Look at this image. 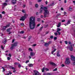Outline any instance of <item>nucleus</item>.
<instances>
[{
    "mask_svg": "<svg viewBox=\"0 0 75 75\" xmlns=\"http://www.w3.org/2000/svg\"><path fill=\"white\" fill-rule=\"evenodd\" d=\"M35 18L33 16L31 17L29 19V27L31 30H33L35 28Z\"/></svg>",
    "mask_w": 75,
    "mask_h": 75,
    "instance_id": "obj_1",
    "label": "nucleus"
},
{
    "mask_svg": "<svg viewBox=\"0 0 75 75\" xmlns=\"http://www.w3.org/2000/svg\"><path fill=\"white\" fill-rule=\"evenodd\" d=\"M49 11L48 10H45V12L44 13V18H46V17H49Z\"/></svg>",
    "mask_w": 75,
    "mask_h": 75,
    "instance_id": "obj_2",
    "label": "nucleus"
},
{
    "mask_svg": "<svg viewBox=\"0 0 75 75\" xmlns=\"http://www.w3.org/2000/svg\"><path fill=\"white\" fill-rule=\"evenodd\" d=\"M71 61H74L73 63V65H75V57L72 55H71Z\"/></svg>",
    "mask_w": 75,
    "mask_h": 75,
    "instance_id": "obj_3",
    "label": "nucleus"
},
{
    "mask_svg": "<svg viewBox=\"0 0 75 75\" xmlns=\"http://www.w3.org/2000/svg\"><path fill=\"white\" fill-rule=\"evenodd\" d=\"M26 15L25 14L24 15V16H23L22 17H21V18L20 19V21H24V20L25 19V18H26Z\"/></svg>",
    "mask_w": 75,
    "mask_h": 75,
    "instance_id": "obj_4",
    "label": "nucleus"
},
{
    "mask_svg": "<svg viewBox=\"0 0 75 75\" xmlns=\"http://www.w3.org/2000/svg\"><path fill=\"white\" fill-rule=\"evenodd\" d=\"M69 58H66V61L65 62V64H69V63L70 62V61H69Z\"/></svg>",
    "mask_w": 75,
    "mask_h": 75,
    "instance_id": "obj_5",
    "label": "nucleus"
},
{
    "mask_svg": "<svg viewBox=\"0 0 75 75\" xmlns=\"http://www.w3.org/2000/svg\"><path fill=\"white\" fill-rule=\"evenodd\" d=\"M18 43L17 42H15L14 44H12V46H13V47H16V46H17V44Z\"/></svg>",
    "mask_w": 75,
    "mask_h": 75,
    "instance_id": "obj_6",
    "label": "nucleus"
},
{
    "mask_svg": "<svg viewBox=\"0 0 75 75\" xmlns=\"http://www.w3.org/2000/svg\"><path fill=\"white\" fill-rule=\"evenodd\" d=\"M3 6L2 8V9H3L6 6H7V4L6 3V2H5L3 4H2Z\"/></svg>",
    "mask_w": 75,
    "mask_h": 75,
    "instance_id": "obj_7",
    "label": "nucleus"
},
{
    "mask_svg": "<svg viewBox=\"0 0 75 75\" xmlns=\"http://www.w3.org/2000/svg\"><path fill=\"white\" fill-rule=\"evenodd\" d=\"M9 26H10V25H6V26H3L2 28V30H5L6 28L9 27Z\"/></svg>",
    "mask_w": 75,
    "mask_h": 75,
    "instance_id": "obj_8",
    "label": "nucleus"
},
{
    "mask_svg": "<svg viewBox=\"0 0 75 75\" xmlns=\"http://www.w3.org/2000/svg\"><path fill=\"white\" fill-rule=\"evenodd\" d=\"M17 1V0H11V3L12 4H15V3H16V1Z\"/></svg>",
    "mask_w": 75,
    "mask_h": 75,
    "instance_id": "obj_9",
    "label": "nucleus"
},
{
    "mask_svg": "<svg viewBox=\"0 0 75 75\" xmlns=\"http://www.w3.org/2000/svg\"><path fill=\"white\" fill-rule=\"evenodd\" d=\"M69 50L70 51H72L73 50V47H72V45H71L69 46Z\"/></svg>",
    "mask_w": 75,
    "mask_h": 75,
    "instance_id": "obj_10",
    "label": "nucleus"
},
{
    "mask_svg": "<svg viewBox=\"0 0 75 75\" xmlns=\"http://www.w3.org/2000/svg\"><path fill=\"white\" fill-rule=\"evenodd\" d=\"M34 74L35 75H40L38 72L37 71H35L34 72Z\"/></svg>",
    "mask_w": 75,
    "mask_h": 75,
    "instance_id": "obj_11",
    "label": "nucleus"
},
{
    "mask_svg": "<svg viewBox=\"0 0 75 75\" xmlns=\"http://www.w3.org/2000/svg\"><path fill=\"white\" fill-rule=\"evenodd\" d=\"M50 65H53L54 66H55V65H56V64H55L52 62L50 63Z\"/></svg>",
    "mask_w": 75,
    "mask_h": 75,
    "instance_id": "obj_12",
    "label": "nucleus"
},
{
    "mask_svg": "<svg viewBox=\"0 0 75 75\" xmlns=\"http://www.w3.org/2000/svg\"><path fill=\"white\" fill-rule=\"evenodd\" d=\"M30 55L31 57H33V56H34V55H35V53L32 52H30Z\"/></svg>",
    "mask_w": 75,
    "mask_h": 75,
    "instance_id": "obj_13",
    "label": "nucleus"
},
{
    "mask_svg": "<svg viewBox=\"0 0 75 75\" xmlns=\"http://www.w3.org/2000/svg\"><path fill=\"white\" fill-rule=\"evenodd\" d=\"M29 67H33V64H28Z\"/></svg>",
    "mask_w": 75,
    "mask_h": 75,
    "instance_id": "obj_14",
    "label": "nucleus"
},
{
    "mask_svg": "<svg viewBox=\"0 0 75 75\" xmlns=\"http://www.w3.org/2000/svg\"><path fill=\"white\" fill-rule=\"evenodd\" d=\"M46 47H48L49 46V45L48 43H45L44 45Z\"/></svg>",
    "mask_w": 75,
    "mask_h": 75,
    "instance_id": "obj_15",
    "label": "nucleus"
},
{
    "mask_svg": "<svg viewBox=\"0 0 75 75\" xmlns=\"http://www.w3.org/2000/svg\"><path fill=\"white\" fill-rule=\"evenodd\" d=\"M47 7H45L43 8V10L44 11H45V10H47Z\"/></svg>",
    "mask_w": 75,
    "mask_h": 75,
    "instance_id": "obj_16",
    "label": "nucleus"
},
{
    "mask_svg": "<svg viewBox=\"0 0 75 75\" xmlns=\"http://www.w3.org/2000/svg\"><path fill=\"white\" fill-rule=\"evenodd\" d=\"M61 15V13H57V15L56 16V17L58 18L59 16Z\"/></svg>",
    "mask_w": 75,
    "mask_h": 75,
    "instance_id": "obj_17",
    "label": "nucleus"
},
{
    "mask_svg": "<svg viewBox=\"0 0 75 75\" xmlns=\"http://www.w3.org/2000/svg\"><path fill=\"white\" fill-rule=\"evenodd\" d=\"M56 50H57V49H54V50L52 51V54H53V53H54V52H55V51H56Z\"/></svg>",
    "mask_w": 75,
    "mask_h": 75,
    "instance_id": "obj_18",
    "label": "nucleus"
},
{
    "mask_svg": "<svg viewBox=\"0 0 75 75\" xmlns=\"http://www.w3.org/2000/svg\"><path fill=\"white\" fill-rule=\"evenodd\" d=\"M40 11L39 12V14H41V13H42V11H43V10L40 9Z\"/></svg>",
    "mask_w": 75,
    "mask_h": 75,
    "instance_id": "obj_19",
    "label": "nucleus"
},
{
    "mask_svg": "<svg viewBox=\"0 0 75 75\" xmlns=\"http://www.w3.org/2000/svg\"><path fill=\"white\" fill-rule=\"evenodd\" d=\"M43 8H43V5H41L40 6V9H41V10H43Z\"/></svg>",
    "mask_w": 75,
    "mask_h": 75,
    "instance_id": "obj_20",
    "label": "nucleus"
},
{
    "mask_svg": "<svg viewBox=\"0 0 75 75\" xmlns=\"http://www.w3.org/2000/svg\"><path fill=\"white\" fill-rule=\"evenodd\" d=\"M61 31V29L60 28H57V32H59Z\"/></svg>",
    "mask_w": 75,
    "mask_h": 75,
    "instance_id": "obj_21",
    "label": "nucleus"
},
{
    "mask_svg": "<svg viewBox=\"0 0 75 75\" xmlns=\"http://www.w3.org/2000/svg\"><path fill=\"white\" fill-rule=\"evenodd\" d=\"M71 22V21H68V22L67 23V25H68V24H70V22Z\"/></svg>",
    "mask_w": 75,
    "mask_h": 75,
    "instance_id": "obj_22",
    "label": "nucleus"
},
{
    "mask_svg": "<svg viewBox=\"0 0 75 75\" xmlns=\"http://www.w3.org/2000/svg\"><path fill=\"white\" fill-rule=\"evenodd\" d=\"M10 68H11V69H13V70H15V69H16L14 67H12L11 66H10Z\"/></svg>",
    "mask_w": 75,
    "mask_h": 75,
    "instance_id": "obj_23",
    "label": "nucleus"
},
{
    "mask_svg": "<svg viewBox=\"0 0 75 75\" xmlns=\"http://www.w3.org/2000/svg\"><path fill=\"white\" fill-rule=\"evenodd\" d=\"M51 43H52V41H49L47 43L49 45V44H51Z\"/></svg>",
    "mask_w": 75,
    "mask_h": 75,
    "instance_id": "obj_24",
    "label": "nucleus"
},
{
    "mask_svg": "<svg viewBox=\"0 0 75 75\" xmlns=\"http://www.w3.org/2000/svg\"><path fill=\"white\" fill-rule=\"evenodd\" d=\"M11 50H13V49L14 48V47L13 46V45H11Z\"/></svg>",
    "mask_w": 75,
    "mask_h": 75,
    "instance_id": "obj_25",
    "label": "nucleus"
},
{
    "mask_svg": "<svg viewBox=\"0 0 75 75\" xmlns=\"http://www.w3.org/2000/svg\"><path fill=\"white\" fill-rule=\"evenodd\" d=\"M57 57H61L60 54H59V52H58L57 53Z\"/></svg>",
    "mask_w": 75,
    "mask_h": 75,
    "instance_id": "obj_26",
    "label": "nucleus"
},
{
    "mask_svg": "<svg viewBox=\"0 0 75 75\" xmlns=\"http://www.w3.org/2000/svg\"><path fill=\"white\" fill-rule=\"evenodd\" d=\"M54 3H52L51 4H50L49 5L50 6H54Z\"/></svg>",
    "mask_w": 75,
    "mask_h": 75,
    "instance_id": "obj_27",
    "label": "nucleus"
},
{
    "mask_svg": "<svg viewBox=\"0 0 75 75\" xmlns=\"http://www.w3.org/2000/svg\"><path fill=\"white\" fill-rule=\"evenodd\" d=\"M44 70H45V68L43 67V69L42 70V72H44Z\"/></svg>",
    "mask_w": 75,
    "mask_h": 75,
    "instance_id": "obj_28",
    "label": "nucleus"
},
{
    "mask_svg": "<svg viewBox=\"0 0 75 75\" xmlns=\"http://www.w3.org/2000/svg\"><path fill=\"white\" fill-rule=\"evenodd\" d=\"M35 6L36 8H38V5L37 4H35Z\"/></svg>",
    "mask_w": 75,
    "mask_h": 75,
    "instance_id": "obj_29",
    "label": "nucleus"
},
{
    "mask_svg": "<svg viewBox=\"0 0 75 75\" xmlns=\"http://www.w3.org/2000/svg\"><path fill=\"white\" fill-rule=\"evenodd\" d=\"M24 31H22L20 32V34H24Z\"/></svg>",
    "mask_w": 75,
    "mask_h": 75,
    "instance_id": "obj_30",
    "label": "nucleus"
},
{
    "mask_svg": "<svg viewBox=\"0 0 75 75\" xmlns=\"http://www.w3.org/2000/svg\"><path fill=\"white\" fill-rule=\"evenodd\" d=\"M37 20H38V21L40 22V21H41V18H38Z\"/></svg>",
    "mask_w": 75,
    "mask_h": 75,
    "instance_id": "obj_31",
    "label": "nucleus"
},
{
    "mask_svg": "<svg viewBox=\"0 0 75 75\" xmlns=\"http://www.w3.org/2000/svg\"><path fill=\"white\" fill-rule=\"evenodd\" d=\"M6 40H5L3 41V43H4V44H5L6 43Z\"/></svg>",
    "mask_w": 75,
    "mask_h": 75,
    "instance_id": "obj_32",
    "label": "nucleus"
},
{
    "mask_svg": "<svg viewBox=\"0 0 75 75\" xmlns=\"http://www.w3.org/2000/svg\"><path fill=\"white\" fill-rule=\"evenodd\" d=\"M69 9L70 10V11H72V8L71 7H69Z\"/></svg>",
    "mask_w": 75,
    "mask_h": 75,
    "instance_id": "obj_33",
    "label": "nucleus"
},
{
    "mask_svg": "<svg viewBox=\"0 0 75 75\" xmlns=\"http://www.w3.org/2000/svg\"><path fill=\"white\" fill-rule=\"evenodd\" d=\"M31 36H29L28 38V41H30V39H31Z\"/></svg>",
    "mask_w": 75,
    "mask_h": 75,
    "instance_id": "obj_34",
    "label": "nucleus"
},
{
    "mask_svg": "<svg viewBox=\"0 0 75 75\" xmlns=\"http://www.w3.org/2000/svg\"><path fill=\"white\" fill-rule=\"evenodd\" d=\"M42 28H43V26H42L40 29V31H41Z\"/></svg>",
    "mask_w": 75,
    "mask_h": 75,
    "instance_id": "obj_35",
    "label": "nucleus"
},
{
    "mask_svg": "<svg viewBox=\"0 0 75 75\" xmlns=\"http://www.w3.org/2000/svg\"><path fill=\"white\" fill-rule=\"evenodd\" d=\"M29 51H33V49H31V48H30L29 49Z\"/></svg>",
    "mask_w": 75,
    "mask_h": 75,
    "instance_id": "obj_36",
    "label": "nucleus"
},
{
    "mask_svg": "<svg viewBox=\"0 0 75 75\" xmlns=\"http://www.w3.org/2000/svg\"><path fill=\"white\" fill-rule=\"evenodd\" d=\"M48 25H45L44 26V28H47V27H48Z\"/></svg>",
    "mask_w": 75,
    "mask_h": 75,
    "instance_id": "obj_37",
    "label": "nucleus"
},
{
    "mask_svg": "<svg viewBox=\"0 0 75 75\" xmlns=\"http://www.w3.org/2000/svg\"><path fill=\"white\" fill-rule=\"evenodd\" d=\"M54 38V36H53V35H52L50 37V38H51V39H52Z\"/></svg>",
    "mask_w": 75,
    "mask_h": 75,
    "instance_id": "obj_38",
    "label": "nucleus"
},
{
    "mask_svg": "<svg viewBox=\"0 0 75 75\" xmlns=\"http://www.w3.org/2000/svg\"><path fill=\"white\" fill-rule=\"evenodd\" d=\"M50 33V31H47L46 32L45 34H48V33Z\"/></svg>",
    "mask_w": 75,
    "mask_h": 75,
    "instance_id": "obj_39",
    "label": "nucleus"
},
{
    "mask_svg": "<svg viewBox=\"0 0 75 75\" xmlns=\"http://www.w3.org/2000/svg\"><path fill=\"white\" fill-rule=\"evenodd\" d=\"M57 68H56L54 69L53 70V71H57Z\"/></svg>",
    "mask_w": 75,
    "mask_h": 75,
    "instance_id": "obj_40",
    "label": "nucleus"
},
{
    "mask_svg": "<svg viewBox=\"0 0 75 75\" xmlns=\"http://www.w3.org/2000/svg\"><path fill=\"white\" fill-rule=\"evenodd\" d=\"M65 43L66 44H68V42L67 41H64Z\"/></svg>",
    "mask_w": 75,
    "mask_h": 75,
    "instance_id": "obj_41",
    "label": "nucleus"
},
{
    "mask_svg": "<svg viewBox=\"0 0 75 75\" xmlns=\"http://www.w3.org/2000/svg\"><path fill=\"white\" fill-rule=\"evenodd\" d=\"M57 37H54V40H57Z\"/></svg>",
    "mask_w": 75,
    "mask_h": 75,
    "instance_id": "obj_42",
    "label": "nucleus"
},
{
    "mask_svg": "<svg viewBox=\"0 0 75 75\" xmlns=\"http://www.w3.org/2000/svg\"><path fill=\"white\" fill-rule=\"evenodd\" d=\"M15 41V40L14 39H13L12 42V43H13V42H14Z\"/></svg>",
    "mask_w": 75,
    "mask_h": 75,
    "instance_id": "obj_43",
    "label": "nucleus"
},
{
    "mask_svg": "<svg viewBox=\"0 0 75 75\" xmlns=\"http://www.w3.org/2000/svg\"><path fill=\"white\" fill-rule=\"evenodd\" d=\"M8 1H9V0H6L5 2H6V3H8Z\"/></svg>",
    "mask_w": 75,
    "mask_h": 75,
    "instance_id": "obj_44",
    "label": "nucleus"
},
{
    "mask_svg": "<svg viewBox=\"0 0 75 75\" xmlns=\"http://www.w3.org/2000/svg\"><path fill=\"white\" fill-rule=\"evenodd\" d=\"M2 68L3 69V71H2L3 72H4V71H5V69L3 67H2Z\"/></svg>",
    "mask_w": 75,
    "mask_h": 75,
    "instance_id": "obj_45",
    "label": "nucleus"
},
{
    "mask_svg": "<svg viewBox=\"0 0 75 75\" xmlns=\"http://www.w3.org/2000/svg\"><path fill=\"white\" fill-rule=\"evenodd\" d=\"M55 35H58V33H55L54 34Z\"/></svg>",
    "mask_w": 75,
    "mask_h": 75,
    "instance_id": "obj_46",
    "label": "nucleus"
},
{
    "mask_svg": "<svg viewBox=\"0 0 75 75\" xmlns=\"http://www.w3.org/2000/svg\"><path fill=\"white\" fill-rule=\"evenodd\" d=\"M28 62H29V60H27L25 62L26 64H27V63H28Z\"/></svg>",
    "mask_w": 75,
    "mask_h": 75,
    "instance_id": "obj_47",
    "label": "nucleus"
},
{
    "mask_svg": "<svg viewBox=\"0 0 75 75\" xmlns=\"http://www.w3.org/2000/svg\"><path fill=\"white\" fill-rule=\"evenodd\" d=\"M42 1V0H38V2L39 3L40 2H41Z\"/></svg>",
    "mask_w": 75,
    "mask_h": 75,
    "instance_id": "obj_48",
    "label": "nucleus"
},
{
    "mask_svg": "<svg viewBox=\"0 0 75 75\" xmlns=\"http://www.w3.org/2000/svg\"><path fill=\"white\" fill-rule=\"evenodd\" d=\"M6 31L8 32H9L10 31V29H7Z\"/></svg>",
    "mask_w": 75,
    "mask_h": 75,
    "instance_id": "obj_49",
    "label": "nucleus"
},
{
    "mask_svg": "<svg viewBox=\"0 0 75 75\" xmlns=\"http://www.w3.org/2000/svg\"><path fill=\"white\" fill-rule=\"evenodd\" d=\"M65 20H62V23H63V22H65Z\"/></svg>",
    "mask_w": 75,
    "mask_h": 75,
    "instance_id": "obj_50",
    "label": "nucleus"
},
{
    "mask_svg": "<svg viewBox=\"0 0 75 75\" xmlns=\"http://www.w3.org/2000/svg\"><path fill=\"white\" fill-rule=\"evenodd\" d=\"M45 70L46 71H49V69L47 68H45Z\"/></svg>",
    "mask_w": 75,
    "mask_h": 75,
    "instance_id": "obj_51",
    "label": "nucleus"
},
{
    "mask_svg": "<svg viewBox=\"0 0 75 75\" xmlns=\"http://www.w3.org/2000/svg\"><path fill=\"white\" fill-rule=\"evenodd\" d=\"M37 45V44H35L33 45V47H35V46H36Z\"/></svg>",
    "mask_w": 75,
    "mask_h": 75,
    "instance_id": "obj_52",
    "label": "nucleus"
},
{
    "mask_svg": "<svg viewBox=\"0 0 75 75\" xmlns=\"http://www.w3.org/2000/svg\"><path fill=\"white\" fill-rule=\"evenodd\" d=\"M22 12H23V13H25V11H24V10H22Z\"/></svg>",
    "mask_w": 75,
    "mask_h": 75,
    "instance_id": "obj_53",
    "label": "nucleus"
},
{
    "mask_svg": "<svg viewBox=\"0 0 75 75\" xmlns=\"http://www.w3.org/2000/svg\"><path fill=\"white\" fill-rule=\"evenodd\" d=\"M24 25V24L23 23H21V25H22V26H23V25Z\"/></svg>",
    "mask_w": 75,
    "mask_h": 75,
    "instance_id": "obj_54",
    "label": "nucleus"
},
{
    "mask_svg": "<svg viewBox=\"0 0 75 75\" xmlns=\"http://www.w3.org/2000/svg\"><path fill=\"white\" fill-rule=\"evenodd\" d=\"M18 68H21V65L19 64L18 65Z\"/></svg>",
    "mask_w": 75,
    "mask_h": 75,
    "instance_id": "obj_55",
    "label": "nucleus"
},
{
    "mask_svg": "<svg viewBox=\"0 0 75 75\" xmlns=\"http://www.w3.org/2000/svg\"><path fill=\"white\" fill-rule=\"evenodd\" d=\"M0 18H2V15L1 14H0Z\"/></svg>",
    "mask_w": 75,
    "mask_h": 75,
    "instance_id": "obj_56",
    "label": "nucleus"
},
{
    "mask_svg": "<svg viewBox=\"0 0 75 75\" xmlns=\"http://www.w3.org/2000/svg\"><path fill=\"white\" fill-rule=\"evenodd\" d=\"M40 25V24H39L37 25V27H39Z\"/></svg>",
    "mask_w": 75,
    "mask_h": 75,
    "instance_id": "obj_57",
    "label": "nucleus"
},
{
    "mask_svg": "<svg viewBox=\"0 0 75 75\" xmlns=\"http://www.w3.org/2000/svg\"><path fill=\"white\" fill-rule=\"evenodd\" d=\"M47 75H51V74L50 73H48L47 74Z\"/></svg>",
    "mask_w": 75,
    "mask_h": 75,
    "instance_id": "obj_58",
    "label": "nucleus"
},
{
    "mask_svg": "<svg viewBox=\"0 0 75 75\" xmlns=\"http://www.w3.org/2000/svg\"><path fill=\"white\" fill-rule=\"evenodd\" d=\"M43 17H44V16H43L42 15H41V18H43Z\"/></svg>",
    "mask_w": 75,
    "mask_h": 75,
    "instance_id": "obj_59",
    "label": "nucleus"
},
{
    "mask_svg": "<svg viewBox=\"0 0 75 75\" xmlns=\"http://www.w3.org/2000/svg\"><path fill=\"white\" fill-rule=\"evenodd\" d=\"M64 3H67V0H64Z\"/></svg>",
    "mask_w": 75,
    "mask_h": 75,
    "instance_id": "obj_60",
    "label": "nucleus"
},
{
    "mask_svg": "<svg viewBox=\"0 0 75 75\" xmlns=\"http://www.w3.org/2000/svg\"><path fill=\"white\" fill-rule=\"evenodd\" d=\"M61 23L60 22L59 23L58 25H60V26H61Z\"/></svg>",
    "mask_w": 75,
    "mask_h": 75,
    "instance_id": "obj_61",
    "label": "nucleus"
},
{
    "mask_svg": "<svg viewBox=\"0 0 75 75\" xmlns=\"http://www.w3.org/2000/svg\"><path fill=\"white\" fill-rule=\"evenodd\" d=\"M7 59L8 60H10V57H7Z\"/></svg>",
    "mask_w": 75,
    "mask_h": 75,
    "instance_id": "obj_62",
    "label": "nucleus"
},
{
    "mask_svg": "<svg viewBox=\"0 0 75 75\" xmlns=\"http://www.w3.org/2000/svg\"><path fill=\"white\" fill-rule=\"evenodd\" d=\"M26 6L25 5H24L23 6V8H24Z\"/></svg>",
    "mask_w": 75,
    "mask_h": 75,
    "instance_id": "obj_63",
    "label": "nucleus"
},
{
    "mask_svg": "<svg viewBox=\"0 0 75 75\" xmlns=\"http://www.w3.org/2000/svg\"><path fill=\"white\" fill-rule=\"evenodd\" d=\"M1 48H2V50H3L4 49V47H3V46H1Z\"/></svg>",
    "mask_w": 75,
    "mask_h": 75,
    "instance_id": "obj_64",
    "label": "nucleus"
}]
</instances>
